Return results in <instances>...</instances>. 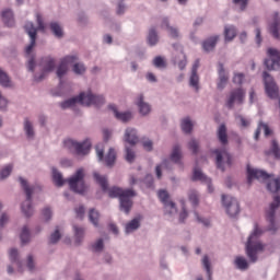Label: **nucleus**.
I'll return each instance as SVG.
<instances>
[{
  "instance_id": "1",
  "label": "nucleus",
  "mask_w": 280,
  "mask_h": 280,
  "mask_svg": "<svg viewBox=\"0 0 280 280\" xmlns=\"http://www.w3.org/2000/svg\"><path fill=\"white\" fill-rule=\"evenodd\" d=\"M94 180L100 185L102 191L104 194H108L109 198H118L119 199V209L122 213H130V209H132V199L137 197V191L132 188L124 189L119 186L108 187V177L106 175H100V173L95 172L93 174Z\"/></svg>"
},
{
  "instance_id": "2",
  "label": "nucleus",
  "mask_w": 280,
  "mask_h": 280,
  "mask_svg": "<svg viewBox=\"0 0 280 280\" xmlns=\"http://www.w3.org/2000/svg\"><path fill=\"white\" fill-rule=\"evenodd\" d=\"M36 23L37 27H35L34 22H26L24 25L30 38V44L25 47V56L28 57L26 67L31 73H34V69H36V56L32 54L34 47H36V36H38V32H45V21L40 14H36Z\"/></svg>"
},
{
  "instance_id": "3",
  "label": "nucleus",
  "mask_w": 280,
  "mask_h": 280,
  "mask_svg": "<svg viewBox=\"0 0 280 280\" xmlns=\"http://www.w3.org/2000/svg\"><path fill=\"white\" fill-rule=\"evenodd\" d=\"M261 235H264V230L259 224L255 223L245 244V253L249 264H257L259 261V255L266 250V244L260 240Z\"/></svg>"
},
{
  "instance_id": "4",
  "label": "nucleus",
  "mask_w": 280,
  "mask_h": 280,
  "mask_svg": "<svg viewBox=\"0 0 280 280\" xmlns=\"http://www.w3.org/2000/svg\"><path fill=\"white\" fill-rule=\"evenodd\" d=\"M19 183L26 198L21 206L22 213L25 215V218H32V215H34V206H32V196H34L35 191H40V186L30 184L23 177H19Z\"/></svg>"
},
{
  "instance_id": "5",
  "label": "nucleus",
  "mask_w": 280,
  "mask_h": 280,
  "mask_svg": "<svg viewBox=\"0 0 280 280\" xmlns=\"http://www.w3.org/2000/svg\"><path fill=\"white\" fill-rule=\"evenodd\" d=\"M280 209V196L275 195L272 201L269 203V207L266 209V220L268 222L267 231L269 233H277L280 229V223L277 221V211Z\"/></svg>"
},
{
  "instance_id": "6",
  "label": "nucleus",
  "mask_w": 280,
  "mask_h": 280,
  "mask_svg": "<svg viewBox=\"0 0 280 280\" xmlns=\"http://www.w3.org/2000/svg\"><path fill=\"white\" fill-rule=\"evenodd\" d=\"M38 67L40 71L34 74V80L35 82H43L56 69V58L51 56L43 57Z\"/></svg>"
},
{
  "instance_id": "7",
  "label": "nucleus",
  "mask_w": 280,
  "mask_h": 280,
  "mask_svg": "<svg viewBox=\"0 0 280 280\" xmlns=\"http://www.w3.org/2000/svg\"><path fill=\"white\" fill-rule=\"evenodd\" d=\"M63 148L69 150V152H74V154L84 156L91 150V139H85L82 142H78V140L68 138L63 140Z\"/></svg>"
},
{
  "instance_id": "8",
  "label": "nucleus",
  "mask_w": 280,
  "mask_h": 280,
  "mask_svg": "<svg viewBox=\"0 0 280 280\" xmlns=\"http://www.w3.org/2000/svg\"><path fill=\"white\" fill-rule=\"evenodd\" d=\"M68 185L74 194H84L86 191V184H84V168H79L68 179Z\"/></svg>"
},
{
  "instance_id": "9",
  "label": "nucleus",
  "mask_w": 280,
  "mask_h": 280,
  "mask_svg": "<svg viewBox=\"0 0 280 280\" xmlns=\"http://www.w3.org/2000/svg\"><path fill=\"white\" fill-rule=\"evenodd\" d=\"M67 73H69V67L65 66V63L59 62L56 70V75L59 80L57 95H65V93H69V90L71 89V84L65 81V75H67Z\"/></svg>"
},
{
  "instance_id": "10",
  "label": "nucleus",
  "mask_w": 280,
  "mask_h": 280,
  "mask_svg": "<svg viewBox=\"0 0 280 280\" xmlns=\"http://www.w3.org/2000/svg\"><path fill=\"white\" fill-rule=\"evenodd\" d=\"M245 98H246V91H244V89L242 88L234 89L228 95L225 106L230 110H233V108H235V104H237L238 106H242V104H244Z\"/></svg>"
},
{
  "instance_id": "11",
  "label": "nucleus",
  "mask_w": 280,
  "mask_h": 280,
  "mask_svg": "<svg viewBox=\"0 0 280 280\" xmlns=\"http://www.w3.org/2000/svg\"><path fill=\"white\" fill-rule=\"evenodd\" d=\"M222 205L230 218H237L240 215V201L229 195H222Z\"/></svg>"
},
{
  "instance_id": "12",
  "label": "nucleus",
  "mask_w": 280,
  "mask_h": 280,
  "mask_svg": "<svg viewBox=\"0 0 280 280\" xmlns=\"http://www.w3.org/2000/svg\"><path fill=\"white\" fill-rule=\"evenodd\" d=\"M262 78L268 97H270V100H279V86L277 85V82H275V78L266 71L262 73Z\"/></svg>"
},
{
  "instance_id": "13",
  "label": "nucleus",
  "mask_w": 280,
  "mask_h": 280,
  "mask_svg": "<svg viewBox=\"0 0 280 280\" xmlns=\"http://www.w3.org/2000/svg\"><path fill=\"white\" fill-rule=\"evenodd\" d=\"M212 154H214L217 167L221 172H224V165H231V153L225 148L214 149Z\"/></svg>"
},
{
  "instance_id": "14",
  "label": "nucleus",
  "mask_w": 280,
  "mask_h": 280,
  "mask_svg": "<svg viewBox=\"0 0 280 280\" xmlns=\"http://www.w3.org/2000/svg\"><path fill=\"white\" fill-rule=\"evenodd\" d=\"M83 95V106H96L101 108L106 104V98L102 94H93L91 92H82Z\"/></svg>"
},
{
  "instance_id": "15",
  "label": "nucleus",
  "mask_w": 280,
  "mask_h": 280,
  "mask_svg": "<svg viewBox=\"0 0 280 280\" xmlns=\"http://www.w3.org/2000/svg\"><path fill=\"white\" fill-rule=\"evenodd\" d=\"M267 54L269 59L265 60V67L268 71H277L280 67V51L277 48H268Z\"/></svg>"
},
{
  "instance_id": "16",
  "label": "nucleus",
  "mask_w": 280,
  "mask_h": 280,
  "mask_svg": "<svg viewBox=\"0 0 280 280\" xmlns=\"http://www.w3.org/2000/svg\"><path fill=\"white\" fill-rule=\"evenodd\" d=\"M271 174H268L266 171H261L258 168H253L250 164H247V183L248 185H253V180H268L271 178Z\"/></svg>"
},
{
  "instance_id": "17",
  "label": "nucleus",
  "mask_w": 280,
  "mask_h": 280,
  "mask_svg": "<svg viewBox=\"0 0 280 280\" xmlns=\"http://www.w3.org/2000/svg\"><path fill=\"white\" fill-rule=\"evenodd\" d=\"M136 106L140 117H150V115H152V105L145 102L143 94H138L136 97Z\"/></svg>"
},
{
  "instance_id": "18",
  "label": "nucleus",
  "mask_w": 280,
  "mask_h": 280,
  "mask_svg": "<svg viewBox=\"0 0 280 280\" xmlns=\"http://www.w3.org/2000/svg\"><path fill=\"white\" fill-rule=\"evenodd\" d=\"M230 74L229 70L224 68V63L219 62L218 63V80H217V89L218 91H222L223 89H226V84H229Z\"/></svg>"
},
{
  "instance_id": "19",
  "label": "nucleus",
  "mask_w": 280,
  "mask_h": 280,
  "mask_svg": "<svg viewBox=\"0 0 280 280\" xmlns=\"http://www.w3.org/2000/svg\"><path fill=\"white\" fill-rule=\"evenodd\" d=\"M161 28L165 30L168 36L171 38H174V40H177V38H180V31L178 30V27L170 25V18L162 19Z\"/></svg>"
},
{
  "instance_id": "20",
  "label": "nucleus",
  "mask_w": 280,
  "mask_h": 280,
  "mask_svg": "<svg viewBox=\"0 0 280 280\" xmlns=\"http://www.w3.org/2000/svg\"><path fill=\"white\" fill-rule=\"evenodd\" d=\"M109 108L114 113V117L118 121H121L122 124H128V121H132V112H119L117 110V106L115 105H109Z\"/></svg>"
},
{
  "instance_id": "21",
  "label": "nucleus",
  "mask_w": 280,
  "mask_h": 280,
  "mask_svg": "<svg viewBox=\"0 0 280 280\" xmlns=\"http://www.w3.org/2000/svg\"><path fill=\"white\" fill-rule=\"evenodd\" d=\"M9 258L11 264L16 266L18 272H25V268L23 267V261H21V256L19 255V249L11 248L9 250Z\"/></svg>"
},
{
  "instance_id": "22",
  "label": "nucleus",
  "mask_w": 280,
  "mask_h": 280,
  "mask_svg": "<svg viewBox=\"0 0 280 280\" xmlns=\"http://www.w3.org/2000/svg\"><path fill=\"white\" fill-rule=\"evenodd\" d=\"M84 94H82V92L78 95L74 96L72 98H68L63 102L60 103V107L62 108V110H67V108H73V106H75V104H81V106H84Z\"/></svg>"
},
{
  "instance_id": "23",
  "label": "nucleus",
  "mask_w": 280,
  "mask_h": 280,
  "mask_svg": "<svg viewBox=\"0 0 280 280\" xmlns=\"http://www.w3.org/2000/svg\"><path fill=\"white\" fill-rule=\"evenodd\" d=\"M170 159L175 165H178V167H183V149L179 147V144H175L173 147V150L171 152Z\"/></svg>"
},
{
  "instance_id": "24",
  "label": "nucleus",
  "mask_w": 280,
  "mask_h": 280,
  "mask_svg": "<svg viewBox=\"0 0 280 280\" xmlns=\"http://www.w3.org/2000/svg\"><path fill=\"white\" fill-rule=\"evenodd\" d=\"M124 139L127 143H129V145H137V143H139V135L137 132V129L128 127L125 130Z\"/></svg>"
},
{
  "instance_id": "25",
  "label": "nucleus",
  "mask_w": 280,
  "mask_h": 280,
  "mask_svg": "<svg viewBox=\"0 0 280 280\" xmlns=\"http://www.w3.org/2000/svg\"><path fill=\"white\" fill-rule=\"evenodd\" d=\"M1 19H2V23H3V25H5V27H14V25H15L14 11H12V9L2 10Z\"/></svg>"
},
{
  "instance_id": "26",
  "label": "nucleus",
  "mask_w": 280,
  "mask_h": 280,
  "mask_svg": "<svg viewBox=\"0 0 280 280\" xmlns=\"http://www.w3.org/2000/svg\"><path fill=\"white\" fill-rule=\"evenodd\" d=\"M49 30L55 38H65V27L59 22H50Z\"/></svg>"
},
{
  "instance_id": "27",
  "label": "nucleus",
  "mask_w": 280,
  "mask_h": 280,
  "mask_svg": "<svg viewBox=\"0 0 280 280\" xmlns=\"http://www.w3.org/2000/svg\"><path fill=\"white\" fill-rule=\"evenodd\" d=\"M233 265L236 270H241V272H246V270L250 268V264L246 260L244 256H235Z\"/></svg>"
},
{
  "instance_id": "28",
  "label": "nucleus",
  "mask_w": 280,
  "mask_h": 280,
  "mask_svg": "<svg viewBox=\"0 0 280 280\" xmlns=\"http://www.w3.org/2000/svg\"><path fill=\"white\" fill-rule=\"evenodd\" d=\"M139 229H141V218L136 217L125 225V233L126 235H130V233H135Z\"/></svg>"
},
{
  "instance_id": "29",
  "label": "nucleus",
  "mask_w": 280,
  "mask_h": 280,
  "mask_svg": "<svg viewBox=\"0 0 280 280\" xmlns=\"http://www.w3.org/2000/svg\"><path fill=\"white\" fill-rule=\"evenodd\" d=\"M223 35L225 43H233L235 36H237V27L235 25H225Z\"/></svg>"
},
{
  "instance_id": "30",
  "label": "nucleus",
  "mask_w": 280,
  "mask_h": 280,
  "mask_svg": "<svg viewBox=\"0 0 280 280\" xmlns=\"http://www.w3.org/2000/svg\"><path fill=\"white\" fill-rule=\"evenodd\" d=\"M73 233H74V244L75 246H81L84 242V235L86 230L80 225H73Z\"/></svg>"
},
{
  "instance_id": "31",
  "label": "nucleus",
  "mask_w": 280,
  "mask_h": 280,
  "mask_svg": "<svg viewBox=\"0 0 280 280\" xmlns=\"http://www.w3.org/2000/svg\"><path fill=\"white\" fill-rule=\"evenodd\" d=\"M218 40H220V35L208 37L202 43V49L206 50L208 54L209 51H213L215 49V46L218 45Z\"/></svg>"
},
{
  "instance_id": "32",
  "label": "nucleus",
  "mask_w": 280,
  "mask_h": 280,
  "mask_svg": "<svg viewBox=\"0 0 280 280\" xmlns=\"http://www.w3.org/2000/svg\"><path fill=\"white\" fill-rule=\"evenodd\" d=\"M62 240V228L57 225L54 230V232L50 233V236L48 238V244L56 245Z\"/></svg>"
},
{
  "instance_id": "33",
  "label": "nucleus",
  "mask_w": 280,
  "mask_h": 280,
  "mask_svg": "<svg viewBox=\"0 0 280 280\" xmlns=\"http://www.w3.org/2000/svg\"><path fill=\"white\" fill-rule=\"evenodd\" d=\"M202 268L206 270L208 280H213V271L211 270V259L209 255H203L201 259Z\"/></svg>"
},
{
  "instance_id": "34",
  "label": "nucleus",
  "mask_w": 280,
  "mask_h": 280,
  "mask_svg": "<svg viewBox=\"0 0 280 280\" xmlns=\"http://www.w3.org/2000/svg\"><path fill=\"white\" fill-rule=\"evenodd\" d=\"M217 137L223 145L229 144V135L226 133V125H220L217 130Z\"/></svg>"
},
{
  "instance_id": "35",
  "label": "nucleus",
  "mask_w": 280,
  "mask_h": 280,
  "mask_svg": "<svg viewBox=\"0 0 280 280\" xmlns=\"http://www.w3.org/2000/svg\"><path fill=\"white\" fill-rule=\"evenodd\" d=\"M51 176H52V183L56 185V187H62L65 185V178H62V173L58 171L56 167H51Z\"/></svg>"
},
{
  "instance_id": "36",
  "label": "nucleus",
  "mask_w": 280,
  "mask_h": 280,
  "mask_svg": "<svg viewBox=\"0 0 280 280\" xmlns=\"http://www.w3.org/2000/svg\"><path fill=\"white\" fill-rule=\"evenodd\" d=\"M24 132L26 135V139H28L30 141L34 140V137H36V131H34V125L27 118H25L24 120Z\"/></svg>"
},
{
  "instance_id": "37",
  "label": "nucleus",
  "mask_w": 280,
  "mask_h": 280,
  "mask_svg": "<svg viewBox=\"0 0 280 280\" xmlns=\"http://www.w3.org/2000/svg\"><path fill=\"white\" fill-rule=\"evenodd\" d=\"M191 180L194 183L200 180V183H209V177L202 173V170H200L198 166H196L192 171V177Z\"/></svg>"
},
{
  "instance_id": "38",
  "label": "nucleus",
  "mask_w": 280,
  "mask_h": 280,
  "mask_svg": "<svg viewBox=\"0 0 280 280\" xmlns=\"http://www.w3.org/2000/svg\"><path fill=\"white\" fill-rule=\"evenodd\" d=\"M173 62L174 65H177L180 71H183L187 67V56L185 52H182L178 56L173 57Z\"/></svg>"
},
{
  "instance_id": "39",
  "label": "nucleus",
  "mask_w": 280,
  "mask_h": 280,
  "mask_svg": "<svg viewBox=\"0 0 280 280\" xmlns=\"http://www.w3.org/2000/svg\"><path fill=\"white\" fill-rule=\"evenodd\" d=\"M89 220L95 229H100V211L95 210V208L90 209Z\"/></svg>"
},
{
  "instance_id": "40",
  "label": "nucleus",
  "mask_w": 280,
  "mask_h": 280,
  "mask_svg": "<svg viewBox=\"0 0 280 280\" xmlns=\"http://www.w3.org/2000/svg\"><path fill=\"white\" fill-rule=\"evenodd\" d=\"M267 189L270 191V194H279L280 178L269 179L267 182Z\"/></svg>"
},
{
  "instance_id": "41",
  "label": "nucleus",
  "mask_w": 280,
  "mask_h": 280,
  "mask_svg": "<svg viewBox=\"0 0 280 280\" xmlns=\"http://www.w3.org/2000/svg\"><path fill=\"white\" fill-rule=\"evenodd\" d=\"M178 213V209H176V203L174 201H171L170 203H166L164 206V215H167L168 218H174Z\"/></svg>"
},
{
  "instance_id": "42",
  "label": "nucleus",
  "mask_w": 280,
  "mask_h": 280,
  "mask_svg": "<svg viewBox=\"0 0 280 280\" xmlns=\"http://www.w3.org/2000/svg\"><path fill=\"white\" fill-rule=\"evenodd\" d=\"M182 130L185 132V135H191L194 130V122L191 121V118L186 117L182 120Z\"/></svg>"
},
{
  "instance_id": "43",
  "label": "nucleus",
  "mask_w": 280,
  "mask_h": 280,
  "mask_svg": "<svg viewBox=\"0 0 280 280\" xmlns=\"http://www.w3.org/2000/svg\"><path fill=\"white\" fill-rule=\"evenodd\" d=\"M148 44L150 47H154L159 43V33L156 32V28H150L148 34Z\"/></svg>"
},
{
  "instance_id": "44",
  "label": "nucleus",
  "mask_w": 280,
  "mask_h": 280,
  "mask_svg": "<svg viewBox=\"0 0 280 280\" xmlns=\"http://www.w3.org/2000/svg\"><path fill=\"white\" fill-rule=\"evenodd\" d=\"M189 86L195 89L196 92L200 91V77L198 75V72L190 73Z\"/></svg>"
},
{
  "instance_id": "45",
  "label": "nucleus",
  "mask_w": 280,
  "mask_h": 280,
  "mask_svg": "<svg viewBox=\"0 0 280 280\" xmlns=\"http://www.w3.org/2000/svg\"><path fill=\"white\" fill-rule=\"evenodd\" d=\"M116 159H117V153L115 152V149L110 148L108 150V153L105 156V165L107 167H113V165H115Z\"/></svg>"
},
{
  "instance_id": "46",
  "label": "nucleus",
  "mask_w": 280,
  "mask_h": 280,
  "mask_svg": "<svg viewBox=\"0 0 280 280\" xmlns=\"http://www.w3.org/2000/svg\"><path fill=\"white\" fill-rule=\"evenodd\" d=\"M0 84L4 89H10L12 86V80L10 79V75L3 69L0 68Z\"/></svg>"
},
{
  "instance_id": "47",
  "label": "nucleus",
  "mask_w": 280,
  "mask_h": 280,
  "mask_svg": "<svg viewBox=\"0 0 280 280\" xmlns=\"http://www.w3.org/2000/svg\"><path fill=\"white\" fill-rule=\"evenodd\" d=\"M20 240H21V243L23 244V246L30 244V242L32 240V234L30 233V229L27 226H24L22 229V232L20 234Z\"/></svg>"
},
{
  "instance_id": "48",
  "label": "nucleus",
  "mask_w": 280,
  "mask_h": 280,
  "mask_svg": "<svg viewBox=\"0 0 280 280\" xmlns=\"http://www.w3.org/2000/svg\"><path fill=\"white\" fill-rule=\"evenodd\" d=\"M26 268L28 272H36V258L32 254L26 257Z\"/></svg>"
},
{
  "instance_id": "49",
  "label": "nucleus",
  "mask_w": 280,
  "mask_h": 280,
  "mask_svg": "<svg viewBox=\"0 0 280 280\" xmlns=\"http://www.w3.org/2000/svg\"><path fill=\"white\" fill-rule=\"evenodd\" d=\"M199 198H200V195L198 194L197 190L191 189L188 191V200L191 202L194 207H198L200 202Z\"/></svg>"
},
{
  "instance_id": "50",
  "label": "nucleus",
  "mask_w": 280,
  "mask_h": 280,
  "mask_svg": "<svg viewBox=\"0 0 280 280\" xmlns=\"http://www.w3.org/2000/svg\"><path fill=\"white\" fill-rule=\"evenodd\" d=\"M75 62H78V55H67L60 59V63L66 67H69V65H75Z\"/></svg>"
},
{
  "instance_id": "51",
  "label": "nucleus",
  "mask_w": 280,
  "mask_h": 280,
  "mask_svg": "<svg viewBox=\"0 0 280 280\" xmlns=\"http://www.w3.org/2000/svg\"><path fill=\"white\" fill-rule=\"evenodd\" d=\"M92 253H102L104 250V238H98L91 244Z\"/></svg>"
},
{
  "instance_id": "52",
  "label": "nucleus",
  "mask_w": 280,
  "mask_h": 280,
  "mask_svg": "<svg viewBox=\"0 0 280 280\" xmlns=\"http://www.w3.org/2000/svg\"><path fill=\"white\" fill-rule=\"evenodd\" d=\"M12 170H14V166L12 164H8L0 171V180H5L12 174Z\"/></svg>"
},
{
  "instance_id": "53",
  "label": "nucleus",
  "mask_w": 280,
  "mask_h": 280,
  "mask_svg": "<svg viewBox=\"0 0 280 280\" xmlns=\"http://www.w3.org/2000/svg\"><path fill=\"white\" fill-rule=\"evenodd\" d=\"M267 154H273L275 159H280V147L277 140L271 141V149L267 152Z\"/></svg>"
},
{
  "instance_id": "54",
  "label": "nucleus",
  "mask_w": 280,
  "mask_h": 280,
  "mask_svg": "<svg viewBox=\"0 0 280 280\" xmlns=\"http://www.w3.org/2000/svg\"><path fill=\"white\" fill-rule=\"evenodd\" d=\"M72 71L75 75H84V73H86V66L82 62H75L72 67Z\"/></svg>"
},
{
  "instance_id": "55",
  "label": "nucleus",
  "mask_w": 280,
  "mask_h": 280,
  "mask_svg": "<svg viewBox=\"0 0 280 280\" xmlns=\"http://www.w3.org/2000/svg\"><path fill=\"white\" fill-rule=\"evenodd\" d=\"M152 65L156 69H165L167 67V63L165 62V59L161 56H158L153 59Z\"/></svg>"
},
{
  "instance_id": "56",
  "label": "nucleus",
  "mask_w": 280,
  "mask_h": 280,
  "mask_svg": "<svg viewBox=\"0 0 280 280\" xmlns=\"http://www.w3.org/2000/svg\"><path fill=\"white\" fill-rule=\"evenodd\" d=\"M42 217L45 222H49L51 218H54V210H51V207H45L42 210Z\"/></svg>"
},
{
  "instance_id": "57",
  "label": "nucleus",
  "mask_w": 280,
  "mask_h": 280,
  "mask_svg": "<svg viewBox=\"0 0 280 280\" xmlns=\"http://www.w3.org/2000/svg\"><path fill=\"white\" fill-rule=\"evenodd\" d=\"M158 196L164 206L170 205V202H172L170 201V192H167V190H159Z\"/></svg>"
},
{
  "instance_id": "58",
  "label": "nucleus",
  "mask_w": 280,
  "mask_h": 280,
  "mask_svg": "<svg viewBox=\"0 0 280 280\" xmlns=\"http://www.w3.org/2000/svg\"><path fill=\"white\" fill-rule=\"evenodd\" d=\"M125 159L127 161V163H135V159H136V154L135 151H132V149H130L129 147H125Z\"/></svg>"
},
{
  "instance_id": "59",
  "label": "nucleus",
  "mask_w": 280,
  "mask_h": 280,
  "mask_svg": "<svg viewBox=\"0 0 280 280\" xmlns=\"http://www.w3.org/2000/svg\"><path fill=\"white\" fill-rule=\"evenodd\" d=\"M142 183L148 189H154V177L152 174H147Z\"/></svg>"
},
{
  "instance_id": "60",
  "label": "nucleus",
  "mask_w": 280,
  "mask_h": 280,
  "mask_svg": "<svg viewBox=\"0 0 280 280\" xmlns=\"http://www.w3.org/2000/svg\"><path fill=\"white\" fill-rule=\"evenodd\" d=\"M269 32H270V34L273 36V38L279 39V38H280L279 22H273V23L270 25Z\"/></svg>"
},
{
  "instance_id": "61",
  "label": "nucleus",
  "mask_w": 280,
  "mask_h": 280,
  "mask_svg": "<svg viewBox=\"0 0 280 280\" xmlns=\"http://www.w3.org/2000/svg\"><path fill=\"white\" fill-rule=\"evenodd\" d=\"M198 148H200V142H198V140L192 138L188 142V149L191 150L192 154H198Z\"/></svg>"
},
{
  "instance_id": "62",
  "label": "nucleus",
  "mask_w": 280,
  "mask_h": 280,
  "mask_svg": "<svg viewBox=\"0 0 280 280\" xmlns=\"http://www.w3.org/2000/svg\"><path fill=\"white\" fill-rule=\"evenodd\" d=\"M8 104H9L8 98L0 91V110H1V113H5L8 110Z\"/></svg>"
},
{
  "instance_id": "63",
  "label": "nucleus",
  "mask_w": 280,
  "mask_h": 280,
  "mask_svg": "<svg viewBox=\"0 0 280 280\" xmlns=\"http://www.w3.org/2000/svg\"><path fill=\"white\" fill-rule=\"evenodd\" d=\"M233 3L238 5L241 12H244L248 8V0H233Z\"/></svg>"
},
{
  "instance_id": "64",
  "label": "nucleus",
  "mask_w": 280,
  "mask_h": 280,
  "mask_svg": "<svg viewBox=\"0 0 280 280\" xmlns=\"http://www.w3.org/2000/svg\"><path fill=\"white\" fill-rule=\"evenodd\" d=\"M142 147L147 152H152V150H154V142H152L150 139H147L142 141Z\"/></svg>"
}]
</instances>
